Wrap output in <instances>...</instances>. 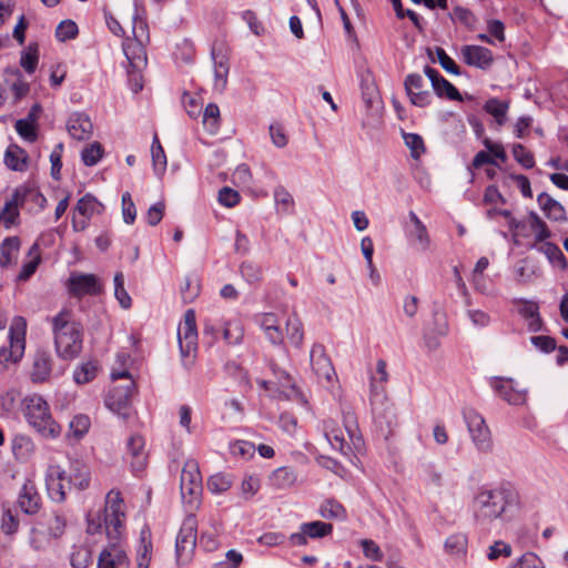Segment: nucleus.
<instances>
[{"label":"nucleus","mask_w":568,"mask_h":568,"mask_svg":"<svg viewBox=\"0 0 568 568\" xmlns=\"http://www.w3.org/2000/svg\"><path fill=\"white\" fill-rule=\"evenodd\" d=\"M260 479L254 475H247L241 483V494L245 500L251 499L260 489Z\"/></svg>","instance_id":"4d7b16f0"},{"label":"nucleus","mask_w":568,"mask_h":568,"mask_svg":"<svg viewBox=\"0 0 568 568\" xmlns=\"http://www.w3.org/2000/svg\"><path fill=\"white\" fill-rule=\"evenodd\" d=\"M128 453L131 456V467L134 473L143 471L146 466L144 439L141 436H131L128 440Z\"/></svg>","instance_id":"bb28decb"},{"label":"nucleus","mask_w":568,"mask_h":568,"mask_svg":"<svg viewBox=\"0 0 568 568\" xmlns=\"http://www.w3.org/2000/svg\"><path fill=\"white\" fill-rule=\"evenodd\" d=\"M14 128L18 134L28 142H34L38 139L37 124L26 119H20L16 122Z\"/></svg>","instance_id":"3c124183"},{"label":"nucleus","mask_w":568,"mask_h":568,"mask_svg":"<svg viewBox=\"0 0 568 568\" xmlns=\"http://www.w3.org/2000/svg\"><path fill=\"white\" fill-rule=\"evenodd\" d=\"M404 141L410 150L412 158L415 160H418L420 155L425 153V144L420 135L415 133H405Z\"/></svg>","instance_id":"603ef678"},{"label":"nucleus","mask_w":568,"mask_h":568,"mask_svg":"<svg viewBox=\"0 0 568 568\" xmlns=\"http://www.w3.org/2000/svg\"><path fill=\"white\" fill-rule=\"evenodd\" d=\"M261 326L264 329L266 337L273 344H281L283 342V333L275 314H263L261 317Z\"/></svg>","instance_id":"72a5a7b5"},{"label":"nucleus","mask_w":568,"mask_h":568,"mask_svg":"<svg viewBox=\"0 0 568 568\" xmlns=\"http://www.w3.org/2000/svg\"><path fill=\"white\" fill-rule=\"evenodd\" d=\"M496 393L510 405H524L527 399L526 390L519 389L511 378H496L493 382Z\"/></svg>","instance_id":"4be33fe9"},{"label":"nucleus","mask_w":568,"mask_h":568,"mask_svg":"<svg viewBox=\"0 0 568 568\" xmlns=\"http://www.w3.org/2000/svg\"><path fill=\"white\" fill-rule=\"evenodd\" d=\"M229 74V64L224 57L221 58L220 61H215V69H214V75H215V88L219 91H223L226 85V79Z\"/></svg>","instance_id":"13d9d810"},{"label":"nucleus","mask_w":568,"mask_h":568,"mask_svg":"<svg viewBox=\"0 0 568 568\" xmlns=\"http://www.w3.org/2000/svg\"><path fill=\"white\" fill-rule=\"evenodd\" d=\"M324 436L333 449L344 452L348 448L347 438L352 439L353 432L341 427L335 420L328 419L324 422Z\"/></svg>","instance_id":"5701e85b"},{"label":"nucleus","mask_w":568,"mask_h":568,"mask_svg":"<svg viewBox=\"0 0 568 568\" xmlns=\"http://www.w3.org/2000/svg\"><path fill=\"white\" fill-rule=\"evenodd\" d=\"M435 53L437 57V61L440 64V67L455 75L460 74L458 65L455 63V61L445 52L443 48L437 47L435 49Z\"/></svg>","instance_id":"69168bd1"},{"label":"nucleus","mask_w":568,"mask_h":568,"mask_svg":"<svg viewBox=\"0 0 568 568\" xmlns=\"http://www.w3.org/2000/svg\"><path fill=\"white\" fill-rule=\"evenodd\" d=\"M19 520L11 508H4L1 518V529L7 535H12L18 530Z\"/></svg>","instance_id":"0e129e2a"},{"label":"nucleus","mask_w":568,"mask_h":568,"mask_svg":"<svg viewBox=\"0 0 568 568\" xmlns=\"http://www.w3.org/2000/svg\"><path fill=\"white\" fill-rule=\"evenodd\" d=\"M55 352L59 357H71V310L63 307L51 320Z\"/></svg>","instance_id":"0eeeda50"},{"label":"nucleus","mask_w":568,"mask_h":568,"mask_svg":"<svg viewBox=\"0 0 568 568\" xmlns=\"http://www.w3.org/2000/svg\"><path fill=\"white\" fill-rule=\"evenodd\" d=\"M4 83L13 94V103H18L30 91V84L23 79L22 73L17 68H7L4 70Z\"/></svg>","instance_id":"393cba45"},{"label":"nucleus","mask_w":568,"mask_h":568,"mask_svg":"<svg viewBox=\"0 0 568 568\" xmlns=\"http://www.w3.org/2000/svg\"><path fill=\"white\" fill-rule=\"evenodd\" d=\"M108 540V545L99 555L98 568H129L130 560L124 547L125 536Z\"/></svg>","instance_id":"9b49d317"},{"label":"nucleus","mask_w":568,"mask_h":568,"mask_svg":"<svg viewBox=\"0 0 568 568\" xmlns=\"http://www.w3.org/2000/svg\"><path fill=\"white\" fill-rule=\"evenodd\" d=\"M47 490L50 499L54 503H62L67 499L65 485L70 487L71 477L58 465L49 467L47 473Z\"/></svg>","instance_id":"dca6fc26"},{"label":"nucleus","mask_w":568,"mask_h":568,"mask_svg":"<svg viewBox=\"0 0 568 568\" xmlns=\"http://www.w3.org/2000/svg\"><path fill=\"white\" fill-rule=\"evenodd\" d=\"M233 480L230 475L217 473L212 475L207 480V489L212 494H222L232 487Z\"/></svg>","instance_id":"a18cd8bd"},{"label":"nucleus","mask_w":568,"mask_h":568,"mask_svg":"<svg viewBox=\"0 0 568 568\" xmlns=\"http://www.w3.org/2000/svg\"><path fill=\"white\" fill-rule=\"evenodd\" d=\"M125 503L118 489H111L105 496L104 528L108 538L125 536Z\"/></svg>","instance_id":"20e7f679"},{"label":"nucleus","mask_w":568,"mask_h":568,"mask_svg":"<svg viewBox=\"0 0 568 568\" xmlns=\"http://www.w3.org/2000/svg\"><path fill=\"white\" fill-rule=\"evenodd\" d=\"M271 479L277 488H287L295 484L296 474L290 467H280L273 471Z\"/></svg>","instance_id":"79ce46f5"},{"label":"nucleus","mask_w":568,"mask_h":568,"mask_svg":"<svg viewBox=\"0 0 568 568\" xmlns=\"http://www.w3.org/2000/svg\"><path fill=\"white\" fill-rule=\"evenodd\" d=\"M11 450L16 460L27 463L34 455L36 445L29 436L17 434L11 440Z\"/></svg>","instance_id":"a878e982"},{"label":"nucleus","mask_w":568,"mask_h":568,"mask_svg":"<svg viewBox=\"0 0 568 568\" xmlns=\"http://www.w3.org/2000/svg\"><path fill=\"white\" fill-rule=\"evenodd\" d=\"M513 155L515 160L520 163L525 169H531L535 165L534 155L523 144H515L513 146Z\"/></svg>","instance_id":"052dcab7"},{"label":"nucleus","mask_w":568,"mask_h":568,"mask_svg":"<svg viewBox=\"0 0 568 568\" xmlns=\"http://www.w3.org/2000/svg\"><path fill=\"white\" fill-rule=\"evenodd\" d=\"M424 73L429 79L432 88L437 97L454 101L462 100V95L457 88L448 80L443 78L437 70L427 65L424 69Z\"/></svg>","instance_id":"412c9836"},{"label":"nucleus","mask_w":568,"mask_h":568,"mask_svg":"<svg viewBox=\"0 0 568 568\" xmlns=\"http://www.w3.org/2000/svg\"><path fill=\"white\" fill-rule=\"evenodd\" d=\"M537 202L546 216L556 222L567 220L565 207L547 193H541L537 197Z\"/></svg>","instance_id":"7c9ffc66"},{"label":"nucleus","mask_w":568,"mask_h":568,"mask_svg":"<svg viewBox=\"0 0 568 568\" xmlns=\"http://www.w3.org/2000/svg\"><path fill=\"white\" fill-rule=\"evenodd\" d=\"M542 250H544L545 254L548 256L551 264L559 266L561 268H566V266H567L566 257H565L564 253L561 252V250L557 245L551 244V243H546L542 246Z\"/></svg>","instance_id":"e2e57ef3"},{"label":"nucleus","mask_w":568,"mask_h":568,"mask_svg":"<svg viewBox=\"0 0 568 568\" xmlns=\"http://www.w3.org/2000/svg\"><path fill=\"white\" fill-rule=\"evenodd\" d=\"M111 387L105 397L106 407L123 418L130 415V399L135 389V382L129 371L111 369Z\"/></svg>","instance_id":"7ed1b4c3"},{"label":"nucleus","mask_w":568,"mask_h":568,"mask_svg":"<svg viewBox=\"0 0 568 568\" xmlns=\"http://www.w3.org/2000/svg\"><path fill=\"white\" fill-rule=\"evenodd\" d=\"M530 227L535 234V237L538 242H542L550 236V232L546 225V223L535 213L531 212L529 214Z\"/></svg>","instance_id":"6e6d98bb"},{"label":"nucleus","mask_w":568,"mask_h":568,"mask_svg":"<svg viewBox=\"0 0 568 568\" xmlns=\"http://www.w3.org/2000/svg\"><path fill=\"white\" fill-rule=\"evenodd\" d=\"M181 496L191 508H196L202 496L203 485L199 464L195 459H187L182 468L180 479Z\"/></svg>","instance_id":"423d86ee"},{"label":"nucleus","mask_w":568,"mask_h":568,"mask_svg":"<svg viewBox=\"0 0 568 568\" xmlns=\"http://www.w3.org/2000/svg\"><path fill=\"white\" fill-rule=\"evenodd\" d=\"M152 559L151 531L144 527L140 532L139 546L136 548V568H150Z\"/></svg>","instance_id":"2f4dec72"},{"label":"nucleus","mask_w":568,"mask_h":568,"mask_svg":"<svg viewBox=\"0 0 568 568\" xmlns=\"http://www.w3.org/2000/svg\"><path fill=\"white\" fill-rule=\"evenodd\" d=\"M91 483V471L88 466L81 465L77 467L75 474H73V486L79 490H85Z\"/></svg>","instance_id":"338daca9"},{"label":"nucleus","mask_w":568,"mask_h":568,"mask_svg":"<svg viewBox=\"0 0 568 568\" xmlns=\"http://www.w3.org/2000/svg\"><path fill=\"white\" fill-rule=\"evenodd\" d=\"M230 449L233 456L248 458L253 456L255 447L247 440H236L231 445Z\"/></svg>","instance_id":"774afa93"},{"label":"nucleus","mask_w":568,"mask_h":568,"mask_svg":"<svg viewBox=\"0 0 568 568\" xmlns=\"http://www.w3.org/2000/svg\"><path fill=\"white\" fill-rule=\"evenodd\" d=\"M273 373L277 379V392L280 398L306 403L301 389L297 387L294 378L284 369L273 366Z\"/></svg>","instance_id":"aec40b11"},{"label":"nucleus","mask_w":568,"mask_h":568,"mask_svg":"<svg viewBox=\"0 0 568 568\" xmlns=\"http://www.w3.org/2000/svg\"><path fill=\"white\" fill-rule=\"evenodd\" d=\"M50 374V362L44 355H39L34 358L31 379L34 383L44 382Z\"/></svg>","instance_id":"49530a36"},{"label":"nucleus","mask_w":568,"mask_h":568,"mask_svg":"<svg viewBox=\"0 0 568 568\" xmlns=\"http://www.w3.org/2000/svg\"><path fill=\"white\" fill-rule=\"evenodd\" d=\"M20 240L17 236L7 237L0 245V266L4 267L17 260Z\"/></svg>","instance_id":"e433bc0d"},{"label":"nucleus","mask_w":568,"mask_h":568,"mask_svg":"<svg viewBox=\"0 0 568 568\" xmlns=\"http://www.w3.org/2000/svg\"><path fill=\"white\" fill-rule=\"evenodd\" d=\"M464 419L476 448L483 453L491 452L493 438L485 418L476 410L467 408L464 410Z\"/></svg>","instance_id":"9d476101"},{"label":"nucleus","mask_w":568,"mask_h":568,"mask_svg":"<svg viewBox=\"0 0 568 568\" xmlns=\"http://www.w3.org/2000/svg\"><path fill=\"white\" fill-rule=\"evenodd\" d=\"M104 285L95 274L73 272V297H94L103 293Z\"/></svg>","instance_id":"f3484780"},{"label":"nucleus","mask_w":568,"mask_h":568,"mask_svg":"<svg viewBox=\"0 0 568 568\" xmlns=\"http://www.w3.org/2000/svg\"><path fill=\"white\" fill-rule=\"evenodd\" d=\"M20 508L29 515L37 514L41 507V497L33 481L27 480L19 494Z\"/></svg>","instance_id":"b1692460"},{"label":"nucleus","mask_w":568,"mask_h":568,"mask_svg":"<svg viewBox=\"0 0 568 568\" xmlns=\"http://www.w3.org/2000/svg\"><path fill=\"white\" fill-rule=\"evenodd\" d=\"M114 295L123 308L131 306V297L124 288V276L121 272L114 275Z\"/></svg>","instance_id":"864d4df0"},{"label":"nucleus","mask_w":568,"mask_h":568,"mask_svg":"<svg viewBox=\"0 0 568 568\" xmlns=\"http://www.w3.org/2000/svg\"><path fill=\"white\" fill-rule=\"evenodd\" d=\"M388 382V373L386 371V362L378 359L376 363V369L371 375V388L372 393L377 395L384 390V385Z\"/></svg>","instance_id":"58836bf2"},{"label":"nucleus","mask_w":568,"mask_h":568,"mask_svg":"<svg viewBox=\"0 0 568 568\" xmlns=\"http://www.w3.org/2000/svg\"><path fill=\"white\" fill-rule=\"evenodd\" d=\"M463 61L470 67L487 70L494 62L493 52L481 45H464L460 49Z\"/></svg>","instance_id":"6ab92c4d"},{"label":"nucleus","mask_w":568,"mask_h":568,"mask_svg":"<svg viewBox=\"0 0 568 568\" xmlns=\"http://www.w3.org/2000/svg\"><path fill=\"white\" fill-rule=\"evenodd\" d=\"M286 334L290 343L296 347L302 345L304 334L302 329V323L295 315L290 316L286 321Z\"/></svg>","instance_id":"37998d69"},{"label":"nucleus","mask_w":568,"mask_h":568,"mask_svg":"<svg viewBox=\"0 0 568 568\" xmlns=\"http://www.w3.org/2000/svg\"><path fill=\"white\" fill-rule=\"evenodd\" d=\"M178 339L182 357L194 356L197 349L196 318L193 310H187L178 328Z\"/></svg>","instance_id":"ddd939ff"},{"label":"nucleus","mask_w":568,"mask_h":568,"mask_svg":"<svg viewBox=\"0 0 568 568\" xmlns=\"http://www.w3.org/2000/svg\"><path fill=\"white\" fill-rule=\"evenodd\" d=\"M517 311L527 321V327L530 332H539L542 328V320L536 302L520 301L517 304Z\"/></svg>","instance_id":"c85d7f7f"},{"label":"nucleus","mask_w":568,"mask_h":568,"mask_svg":"<svg viewBox=\"0 0 568 568\" xmlns=\"http://www.w3.org/2000/svg\"><path fill=\"white\" fill-rule=\"evenodd\" d=\"M93 134V124L84 113L73 115V140L85 141Z\"/></svg>","instance_id":"f704fd0d"},{"label":"nucleus","mask_w":568,"mask_h":568,"mask_svg":"<svg viewBox=\"0 0 568 568\" xmlns=\"http://www.w3.org/2000/svg\"><path fill=\"white\" fill-rule=\"evenodd\" d=\"M221 523L214 517L207 519V527H203L200 536V546L206 551H214L219 547Z\"/></svg>","instance_id":"c756f323"},{"label":"nucleus","mask_w":568,"mask_h":568,"mask_svg":"<svg viewBox=\"0 0 568 568\" xmlns=\"http://www.w3.org/2000/svg\"><path fill=\"white\" fill-rule=\"evenodd\" d=\"M27 323L24 318L14 317L9 331V347L0 348V364L4 367L10 363H17L24 353V336Z\"/></svg>","instance_id":"6e6552de"},{"label":"nucleus","mask_w":568,"mask_h":568,"mask_svg":"<svg viewBox=\"0 0 568 568\" xmlns=\"http://www.w3.org/2000/svg\"><path fill=\"white\" fill-rule=\"evenodd\" d=\"M132 38L123 41V52L129 61L130 68L141 71L146 67L148 58L145 44L149 42L148 26L142 20H134Z\"/></svg>","instance_id":"39448f33"},{"label":"nucleus","mask_w":568,"mask_h":568,"mask_svg":"<svg viewBox=\"0 0 568 568\" xmlns=\"http://www.w3.org/2000/svg\"><path fill=\"white\" fill-rule=\"evenodd\" d=\"M122 216L126 224H133L136 217V207L129 192L122 194Z\"/></svg>","instance_id":"bf43d9fd"},{"label":"nucleus","mask_w":568,"mask_h":568,"mask_svg":"<svg viewBox=\"0 0 568 568\" xmlns=\"http://www.w3.org/2000/svg\"><path fill=\"white\" fill-rule=\"evenodd\" d=\"M508 109L509 103L507 101H500L495 98L486 101L484 105V110L493 115L499 125L505 123Z\"/></svg>","instance_id":"ea45409f"},{"label":"nucleus","mask_w":568,"mask_h":568,"mask_svg":"<svg viewBox=\"0 0 568 568\" xmlns=\"http://www.w3.org/2000/svg\"><path fill=\"white\" fill-rule=\"evenodd\" d=\"M312 368L320 381L331 382L335 371L325 348L321 344H314L310 354Z\"/></svg>","instance_id":"a211bd4d"},{"label":"nucleus","mask_w":568,"mask_h":568,"mask_svg":"<svg viewBox=\"0 0 568 568\" xmlns=\"http://www.w3.org/2000/svg\"><path fill=\"white\" fill-rule=\"evenodd\" d=\"M41 262V252L38 243H34L29 248L26 261L23 262L21 270L17 276V281H28L37 271Z\"/></svg>","instance_id":"473e14b6"},{"label":"nucleus","mask_w":568,"mask_h":568,"mask_svg":"<svg viewBox=\"0 0 568 568\" xmlns=\"http://www.w3.org/2000/svg\"><path fill=\"white\" fill-rule=\"evenodd\" d=\"M404 87L412 104L424 108L432 103L433 93L422 74H408L405 78Z\"/></svg>","instance_id":"2eb2a0df"},{"label":"nucleus","mask_w":568,"mask_h":568,"mask_svg":"<svg viewBox=\"0 0 568 568\" xmlns=\"http://www.w3.org/2000/svg\"><path fill=\"white\" fill-rule=\"evenodd\" d=\"M104 205L93 195L85 194L78 200L73 207V231H84L89 226V222L97 215H101Z\"/></svg>","instance_id":"f8f14e48"},{"label":"nucleus","mask_w":568,"mask_h":568,"mask_svg":"<svg viewBox=\"0 0 568 568\" xmlns=\"http://www.w3.org/2000/svg\"><path fill=\"white\" fill-rule=\"evenodd\" d=\"M151 155L154 170L156 172H163L166 168V156L156 134L153 136Z\"/></svg>","instance_id":"8fccbe9b"},{"label":"nucleus","mask_w":568,"mask_h":568,"mask_svg":"<svg viewBox=\"0 0 568 568\" xmlns=\"http://www.w3.org/2000/svg\"><path fill=\"white\" fill-rule=\"evenodd\" d=\"M29 155L17 144H10L4 153V164L8 169L24 172L28 169Z\"/></svg>","instance_id":"cd10ccee"},{"label":"nucleus","mask_w":568,"mask_h":568,"mask_svg":"<svg viewBox=\"0 0 568 568\" xmlns=\"http://www.w3.org/2000/svg\"><path fill=\"white\" fill-rule=\"evenodd\" d=\"M320 514L323 518L326 519L342 520L346 518V511L344 507L333 499H328L322 504L320 508Z\"/></svg>","instance_id":"de8ad7c7"},{"label":"nucleus","mask_w":568,"mask_h":568,"mask_svg":"<svg viewBox=\"0 0 568 568\" xmlns=\"http://www.w3.org/2000/svg\"><path fill=\"white\" fill-rule=\"evenodd\" d=\"M301 529H304V532L310 538H322L332 532L333 526L331 524H326V523L317 520V521L303 524L301 526Z\"/></svg>","instance_id":"09e8293b"},{"label":"nucleus","mask_w":568,"mask_h":568,"mask_svg":"<svg viewBox=\"0 0 568 568\" xmlns=\"http://www.w3.org/2000/svg\"><path fill=\"white\" fill-rule=\"evenodd\" d=\"M197 520L193 515L187 516L176 536L175 552L179 565L191 561L196 546Z\"/></svg>","instance_id":"1a4fd4ad"},{"label":"nucleus","mask_w":568,"mask_h":568,"mask_svg":"<svg viewBox=\"0 0 568 568\" xmlns=\"http://www.w3.org/2000/svg\"><path fill=\"white\" fill-rule=\"evenodd\" d=\"M450 17H452L453 21L459 22L470 29H473L476 23V17L474 16V13L470 10H468L466 8H462V7L454 8Z\"/></svg>","instance_id":"680f3d73"},{"label":"nucleus","mask_w":568,"mask_h":568,"mask_svg":"<svg viewBox=\"0 0 568 568\" xmlns=\"http://www.w3.org/2000/svg\"><path fill=\"white\" fill-rule=\"evenodd\" d=\"M21 410L28 424L42 436L55 438L61 433L50 413L47 400L38 395H27L21 402Z\"/></svg>","instance_id":"f03ea898"},{"label":"nucleus","mask_w":568,"mask_h":568,"mask_svg":"<svg viewBox=\"0 0 568 568\" xmlns=\"http://www.w3.org/2000/svg\"><path fill=\"white\" fill-rule=\"evenodd\" d=\"M104 149L98 141L85 143L80 150V159L85 166H93L103 158Z\"/></svg>","instance_id":"c9c22d12"},{"label":"nucleus","mask_w":568,"mask_h":568,"mask_svg":"<svg viewBox=\"0 0 568 568\" xmlns=\"http://www.w3.org/2000/svg\"><path fill=\"white\" fill-rule=\"evenodd\" d=\"M99 372V365L95 361L82 363L73 373V381L77 384H85L93 381Z\"/></svg>","instance_id":"4c0bfd02"},{"label":"nucleus","mask_w":568,"mask_h":568,"mask_svg":"<svg viewBox=\"0 0 568 568\" xmlns=\"http://www.w3.org/2000/svg\"><path fill=\"white\" fill-rule=\"evenodd\" d=\"M517 493L508 485L480 488L473 500V514L477 523L487 524L500 519L517 504Z\"/></svg>","instance_id":"f257e3e1"},{"label":"nucleus","mask_w":568,"mask_h":568,"mask_svg":"<svg viewBox=\"0 0 568 568\" xmlns=\"http://www.w3.org/2000/svg\"><path fill=\"white\" fill-rule=\"evenodd\" d=\"M409 236L414 241L418 250L427 251L429 248L430 239L424 224L413 227V230L409 233Z\"/></svg>","instance_id":"5fc2aeb1"},{"label":"nucleus","mask_w":568,"mask_h":568,"mask_svg":"<svg viewBox=\"0 0 568 568\" xmlns=\"http://www.w3.org/2000/svg\"><path fill=\"white\" fill-rule=\"evenodd\" d=\"M39 49L37 43H29L24 51L21 53L20 65L29 74H32L38 65Z\"/></svg>","instance_id":"a19ab883"},{"label":"nucleus","mask_w":568,"mask_h":568,"mask_svg":"<svg viewBox=\"0 0 568 568\" xmlns=\"http://www.w3.org/2000/svg\"><path fill=\"white\" fill-rule=\"evenodd\" d=\"M220 119L219 106L214 103L207 104L203 113V125L209 133L214 134L217 132Z\"/></svg>","instance_id":"c03bdc74"},{"label":"nucleus","mask_w":568,"mask_h":568,"mask_svg":"<svg viewBox=\"0 0 568 568\" xmlns=\"http://www.w3.org/2000/svg\"><path fill=\"white\" fill-rule=\"evenodd\" d=\"M217 318L209 317L204 322L203 334L211 336V342L217 338L220 331L223 333V338L230 345L239 344L243 337V328L237 322H226L223 326L217 323Z\"/></svg>","instance_id":"4468645a"}]
</instances>
